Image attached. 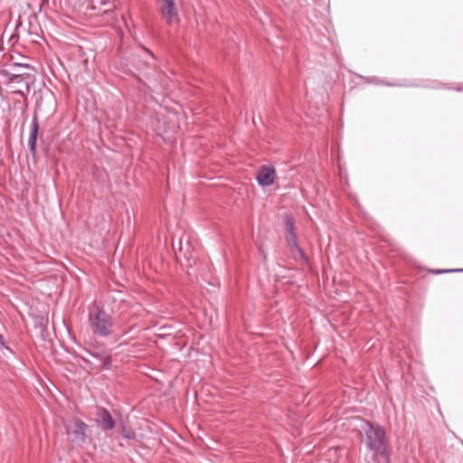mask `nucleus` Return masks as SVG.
<instances>
[{
	"label": "nucleus",
	"instance_id": "obj_5",
	"mask_svg": "<svg viewBox=\"0 0 463 463\" xmlns=\"http://www.w3.org/2000/svg\"><path fill=\"white\" fill-rule=\"evenodd\" d=\"M97 426L103 431L111 430L115 427V420L110 412L102 407H99L96 412Z\"/></svg>",
	"mask_w": 463,
	"mask_h": 463
},
{
	"label": "nucleus",
	"instance_id": "obj_9",
	"mask_svg": "<svg viewBox=\"0 0 463 463\" xmlns=\"http://www.w3.org/2000/svg\"><path fill=\"white\" fill-rule=\"evenodd\" d=\"M24 72H13L8 69L0 70V78L6 80L7 83H14L15 80H22Z\"/></svg>",
	"mask_w": 463,
	"mask_h": 463
},
{
	"label": "nucleus",
	"instance_id": "obj_6",
	"mask_svg": "<svg viewBox=\"0 0 463 463\" xmlns=\"http://www.w3.org/2000/svg\"><path fill=\"white\" fill-rule=\"evenodd\" d=\"M285 220L288 244L299 254L303 255V251L298 246V236L295 232V222L293 218L291 216L286 215Z\"/></svg>",
	"mask_w": 463,
	"mask_h": 463
},
{
	"label": "nucleus",
	"instance_id": "obj_20",
	"mask_svg": "<svg viewBox=\"0 0 463 463\" xmlns=\"http://www.w3.org/2000/svg\"><path fill=\"white\" fill-rule=\"evenodd\" d=\"M82 360H83V362H85V363H87V362H88V360H87V359H85V358H82Z\"/></svg>",
	"mask_w": 463,
	"mask_h": 463
},
{
	"label": "nucleus",
	"instance_id": "obj_11",
	"mask_svg": "<svg viewBox=\"0 0 463 463\" xmlns=\"http://www.w3.org/2000/svg\"><path fill=\"white\" fill-rule=\"evenodd\" d=\"M37 29H38L37 26L33 25L30 23V28L28 29V33L32 36V42H37L38 39L40 38V34H39Z\"/></svg>",
	"mask_w": 463,
	"mask_h": 463
},
{
	"label": "nucleus",
	"instance_id": "obj_19",
	"mask_svg": "<svg viewBox=\"0 0 463 463\" xmlns=\"http://www.w3.org/2000/svg\"><path fill=\"white\" fill-rule=\"evenodd\" d=\"M386 85H388V86H396V84H393V83H386Z\"/></svg>",
	"mask_w": 463,
	"mask_h": 463
},
{
	"label": "nucleus",
	"instance_id": "obj_8",
	"mask_svg": "<svg viewBox=\"0 0 463 463\" xmlns=\"http://www.w3.org/2000/svg\"><path fill=\"white\" fill-rule=\"evenodd\" d=\"M39 130V123L37 115L34 114L32 119V130L28 138V146L33 156L36 154V140Z\"/></svg>",
	"mask_w": 463,
	"mask_h": 463
},
{
	"label": "nucleus",
	"instance_id": "obj_16",
	"mask_svg": "<svg viewBox=\"0 0 463 463\" xmlns=\"http://www.w3.org/2000/svg\"><path fill=\"white\" fill-rule=\"evenodd\" d=\"M14 92H15V93L19 94L20 96L25 98L24 90L23 89L15 90H14Z\"/></svg>",
	"mask_w": 463,
	"mask_h": 463
},
{
	"label": "nucleus",
	"instance_id": "obj_13",
	"mask_svg": "<svg viewBox=\"0 0 463 463\" xmlns=\"http://www.w3.org/2000/svg\"><path fill=\"white\" fill-rule=\"evenodd\" d=\"M28 65L24 63H14L11 65V71L13 72H23V69H27Z\"/></svg>",
	"mask_w": 463,
	"mask_h": 463
},
{
	"label": "nucleus",
	"instance_id": "obj_12",
	"mask_svg": "<svg viewBox=\"0 0 463 463\" xmlns=\"http://www.w3.org/2000/svg\"><path fill=\"white\" fill-rule=\"evenodd\" d=\"M87 353L90 355H91L92 357L98 359L99 361L100 359H102L107 354V352L105 350L96 351V350L89 349V350H87Z\"/></svg>",
	"mask_w": 463,
	"mask_h": 463
},
{
	"label": "nucleus",
	"instance_id": "obj_17",
	"mask_svg": "<svg viewBox=\"0 0 463 463\" xmlns=\"http://www.w3.org/2000/svg\"><path fill=\"white\" fill-rule=\"evenodd\" d=\"M5 346V338L2 334H0V347Z\"/></svg>",
	"mask_w": 463,
	"mask_h": 463
},
{
	"label": "nucleus",
	"instance_id": "obj_3",
	"mask_svg": "<svg viewBox=\"0 0 463 463\" xmlns=\"http://www.w3.org/2000/svg\"><path fill=\"white\" fill-rule=\"evenodd\" d=\"M159 5V13L169 26L179 24L180 19L175 0H167Z\"/></svg>",
	"mask_w": 463,
	"mask_h": 463
},
{
	"label": "nucleus",
	"instance_id": "obj_18",
	"mask_svg": "<svg viewBox=\"0 0 463 463\" xmlns=\"http://www.w3.org/2000/svg\"><path fill=\"white\" fill-rule=\"evenodd\" d=\"M123 437H124L125 439H130L132 438V436H131L130 434H128V433H124V434H123Z\"/></svg>",
	"mask_w": 463,
	"mask_h": 463
},
{
	"label": "nucleus",
	"instance_id": "obj_4",
	"mask_svg": "<svg viewBox=\"0 0 463 463\" xmlns=\"http://www.w3.org/2000/svg\"><path fill=\"white\" fill-rule=\"evenodd\" d=\"M88 430V424L80 419H75L72 425L66 426L67 434L71 437V440L77 445H81L85 442Z\"/></svg>",
	"mask_w": 463,
	"mask_h": 463
},
{
	"label": "nucleus",
	"instance_id": "obj_1",
	"mask_svg": "<svg viewBox=\"0 0 463 463\" xmlns=\"http://www.w3.org/2000/svg\"><path fill=\"white\" fill-rule=\"evenodd\" d=\"M365 444L374 455L381 456L384 460L389 459L388 443L385 430L379 425L365 422Z\"/></svg>",
	"mask_w": 463,
	"mask_h": 463
},
{
	"label": "nucleus",
	"instance_id": "obj_15",
	"mask_svg": "<svg viewBox=\"0 0 463 463\" xmlns=\"http://www.w3.org/2000/svg\"><path fill=\"white\" fill-rule=\"evenodd\" d=\"M14 83L21 84L22 86L24 87V89L27 92L30 91V84L28 82L24 81L23 77H22V80H15Z\"/></svg>",
	"mask_w": 463,
	"mask_h": 463
},
{
	"label": "nucleus",
	"instance_id": "obj_14",
	"mask_svg": "<svg viewBox=\"0 0 463 463\" xmlns=\"http://www.w3.org/2000/svg\"><path fill=\"white\" fill-rule=\"evenodd\" d=\"M434 274L450 273V272H463V269H436L432 271Z\"/></svg>",
	"mask_w": 463,
	"mask_h": 463
},
{
	"label": "nucleus",
	"instance_id": "obj_2",
	"mask_svg": "<svg viewBox=\"0 0 463 463\" xmlns=\"http://www.w3.org/2000/svg\"><path fill=\"white\" fill-rule=\"evenodd\" d=\"M89 326L93 335L107 338L114 333L113 317L103 307H96L90 312Z\"/></svg>",
	"mask_w": 463,
	"mask_h": 463
},
{
	"label": "nucleus",
	"instance_id": "obj_10",
	"mask_svg": "<svg viewBox=\"0 0 463 463\" xmlns=\"http://www.w3.org/2000/svg\"><path fill=\"white\" fill-rule=\"evenodd\" d=\"M101 362V369L102 370H109L111 367L112 359L109 354H106L102 359L99 360Z\"/></svg>",
	"mask_w": 463,
	"mask_h": 463
},
{
	"label": "nucleus",
	"instance_id": "obj_7",
	"mask_svg": "<svg viewBox=\"0 0 463 463\" xmlns=\"http://www.w3.org/2000/svg\"><path fill=\"white\" fill-rule=\"evenodd\" d=\"M275 175L274 167L263 165L257 174L256 181L260 186H269L274 183Z\"/></svg>",
	"mask_w": 463,
	"mask_h": 463
}]
</instances>
